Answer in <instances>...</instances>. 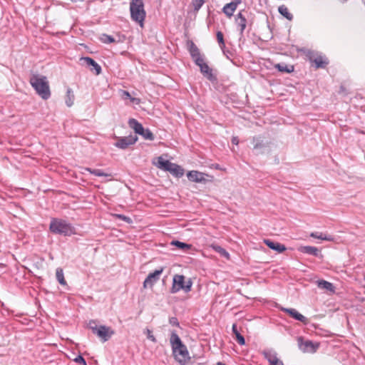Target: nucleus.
Wrapping results in <instances>:
<instances>
[{
  "mask_svg": "<svg viewBox=\"0 0 365 365\" xmlns=\"http://www.w3.org/2000/svg\"><path fill=\"white\" fill-rule=\"evenodd\" d=\"M170 343L175 359L182 365L185 364L190 359L189 352L175 331L171 332Z\"/></svg>",
  "mask_w": 365,
  "mask_h": 365,
  "instance_id": "1",
  "label": "nucleus"
},
{
  "mask_svg": "<svg viewBox=\"0 0 365 365\" xmlns=\"http://www.w3.org/2000/svg\"><path fill=\"white\" fill-rule=\"evenodd\" d=\"M29 83L41 98L47 100L50 98V87L47 78L45 76L32 73L29 79Z\"/></svg>",
  "mask_w": 365,
  "mask_h": 365,
  "instance_id": "2",
  "label": "nucleus"
},
{
  "mask_svg": "<svg viewBox=\"0 0 365 365\" xmlns=\"http://www.w3.org/2000/svg\"><path fill=\"white\" fill-rule=\"evenodd\" d=\"M49 230L53 234L63 236H71L75 234V228L71 223L58 218L51 219Z\"/></svg>",
  "mask_w": 365,
  "mask_h": 365,
  "instance_id": "3",
  "label": "nucleus"
},
{
  "mask_svg": "<svg viewBox=\"0 0 365 365\" xmlns=\"http://www.w3.org/2000/svg\"><path fill=\"white\" fill-rule=\"evenodd\" d=\"M131 19L142 27L145 18V11L143 0H132L130 3Z\"/></svg>",
  "mask_w": 365,
  "mask_h": 365,
  "instance_id": "4",
  "label": "nucleus"
},
{
  "mask_svg": "<svg viewBox=\"0 0 365 365\" xmlns=\"http://www.w3.org/2000/svg\"><path fill=\"white\" fill-rule=\"evenodd\" d=\"M157 166L158 168L170 172L173 175L180 178L184 175V170L178 165L158 157Z\"/></svg>",
  "mask_w": 365,
  "mask_h": 365,
  "instance_id": "5",
  "label": "nucleus"
},
{
  "mask_svg": "<svg viewBox=\"0 0 365 365\" xmlns=\"http://www.w3.org/2000/svg\"><path fill=\"white\" fill-rule=\"evenodd\" d=\"M94 322H90V328L93 334H96L103 342L108 341L113 335L115 334V331L110 327L101 325L99 327H92L91 324Z\"/></svg>",
  "mask_w": 365,
  "mask_h": 365,
  "instance_id": "6",
  "label": "nucleus"
},
{
  "mask_svg": "<svg viewBox=\"0 0 365 365\" xmlns=\"http://www.w3.org/2000/svg\"><path fill=\"white\" fill-rule=\"evenodd\" d=\"M307 56L309 61L315 64V68L317 69L324 68L329 64V60L327 58L314 51H309Z\"/></svg>",
  "mask_w": 365,
  "mask_h": 365,
  "instance_id": "7",
  "label": "nucleus"
},
{
  "mask_svg": "<svg viewBox=\"0 0 365 365\" xmlns=\"http://www.w3.org/2000/svg\"><path fill=\"white\" fill-rule=\"evenodd\" d=\"M138 140V137L136 135H130L125 137H121L118 139V140L115 143V146L125 150L128 148L130 145H133Z\"/></svg>",
  "mask_w": 365,
  "mask_h": 365,
  "instance_id": "8",
  "label": "nucleus"
},
{
  "mask_svg": "<svg viewBox=\"0 0 365 365\" xmlns=\"http://www.w3.org/2000/svg\"><path fill=\"white\" fill-rule=\"evenodd\" d=\"M253 149L257 150V154H262L269 147V142L264 140L261 136L252 138Z\"/></svg>",
  "mask_w": 365,
  "mask_h": 365,
  "instance_id": "9",
  "label": "nucleus"
},
{
  "mask_svg": "<svg viewBox=\"0 0 365 365\" xmlns=\"http://www.w3.org/2000/svg\"><path fill=\"white\" fill-rule=\"evenodd\" d=\"M163 270L164 267H160V269L155 270L153 272L150 273L143 282V287H152L153 284L159 280L160 276L163 273Z\"/></svg>",
  "mask_w": 365,
  "mask_h": 365,
  "instance_id": "10",
  "label": "nucleus"
},
{
  "mask_svg": "<svg viewBox=\"0 0 365 365\" xmlns=\"http://www.w3.org/2000/svg\"><path fill=\"white\" fill-rule=\"evenodd\" d=\"M185 287V277L180 274H175L173 279V285L170 289V292L174 294L179 292L180 289L184 290Z\"/></svg>",
  "mask_w": 365,
  "mask_h": 365,
  "instance_id": "11",
  "label": "nucleus"
},
{
  "mask_svg": "<svg viewBox=\"0 0 365 365\" xmlns=\"http://www.w3.org/2000/svg\"><path fill=\"white\" fill-rule=\"evenodd\" d=\"M298 345L299 349L304 352H315L317 349L318 348V345H315L311 341H303L302 337L298 338Z\"/></svg>",
  "mask_w": 365,
  "mask_h": 365,
  "instance_id": "12",
  "label": "nucleus"
},
{
  "mask_svg": "<svg viewBox=\"0 0 365 365\" xmlns=\"http://www.w3.org/2000/svg\"><path fill=\"white\" fill-rule=\"evenodd\" d=\"M281 310L288 314L292 318L295 320L299 321L304 324L308 323V319L302 314L299 313L295 309L293 308H282Z\"/></svg>",
  "mask_w": 365,
  "mask_h": 365,
  "instance_id": "13",
  "label": "nucleus"
},
{
  "mask_svg": "<svg viewBox=\"0 0 365 365\" xmlns=\"http://www.w3.org/2000/svg\"><path fill=\"white\" fill-rule=\"evenodd\" d=\"M245 11H240L235 16V23L237 25L241 36L243 35L244 31L246 29L247 20L244 14Z\"/></svg>",
  "mask_w": 365,
  "mask_h": 365,
  "instance_id": "14",
  "label": "nucleus"
},
{
  "mask_svg": "<svg viewBox=\"0 0 365 365\" xmlns=\"http://www.w3.org/2000/svg\"><path fill=\"white\" fill-rule=\"evenodd\" d=\"M187 176L188 180L192 182H205V176H207V175L197 170H191L188 172Z\"/></svg>",
  "mask_w": 365,
  "mask_h": 365,
  "instance_id": "15",
  "label": "nucleus"
},
{
  "mask_svg": "<svg viewBox=\"0 0 365 365\" xmlns=\"http://www.w3.org/2000/svg\"><path fill=\"white\" fill-rule=\"evenodd\" d=\"M263 354L270 365H284L283 361L277 358L276 352L267 350L264 351Z\"/></svg>",
  "mask_w": 365,
  "mask_h": 365,
  "instance_id": "16",
  "label": "nucleus"
},
{
  "mask_svg": "<svg viewBox=\"0 0 365 365\" xmlns=\"http://www.w3.org/2000/svg\"><path fill=\"white\" fill-rule=\"evenodd\" d=\"M80 61H83V63L91 67V71H95L96 75H99L101 73L102 69L101 66L98 63H97L92 58L82 57L81 58Z\"/></svg>",
  "mask_w": 365,
  "mask_h": 365,
  "instance_id": "17",
  "label": "nucleus"
},
{
  "mask_svg": "<svg viewBox=\"0 0 365 365\" xmlns=\"http://www.w3.org/2000/svg\"><path fill=\"white\" fill-rule=\"evenodd\" d=\"M264 244L270 249L277 251L279 253H282L287 250L286 247L279 242H274L271 240H264Z\"/></svg>",
  "mask_w": 365,
  "mask_h": 365,
  "instance_id": "18",
  "label": "nucleus"
},
{
  "mask_svg": "<svg viewBox=\"0 0 365 365\" xmlns=\"http://www.w3.org/2000/svg\"><path fill=\"white\" fill-rule=\"evenodd\" d=\"M298 250L302 253L307 254V255H309L312 256L320 257H322V255L320 253V251L316 247L302 246V247H299Z\"/></svg>",
  "mask_w": 365,
  "mask_h": 365,
  "instance_id": "19",
  "label": "nucleus"
},
{
  "mask_svg": "<svg viewBox=\"0 0 365 365\" xmlns=\"http://www.w3.org/2000/svg\"><path fill=\"white\" fill-rule=\"evenodd\" d=\"M241 3V0H236L235 1L230 2L224 6L222 9V11L228 16L231 17L233 15V13L237 9V6L239 4Z\"/></svg>",
  "mask_w": 365,
  "mask_h": 365,
  "instance_id": "20",
  "label": "nucleus"
},
{
  "mask_svg": "<svg viewBox=\"0 0 365 365\" xmlns=\"http://www.w3.org/2000/svg\"><path fill=\"white\" fill-rule=\"evenodd\" d=\"M317 287L321 289H324L331 293H334L335 287L332 283L324 279H320L317 282Z\"/></svg>",
  "mask_w": 365,
  "mask_h": 365,
  "instance_id": "21",
  "label": "nucleus"
},
{
  "mask_svg": "<svg viewBox=\"0 0 365 365\" xmlns=\"http://www.w3.org/2000/svg\"><path fill=\"white\" fill-rule=\"evenodd\" d=\"M129 126L134 130L136 134H139L143 132V126L137 120L134 118H130L128 120Z\"/></svg>",
  "mask_w": 365,
  "mask_h": 365,
  "instance_id": "22",
  "label": "nucleus"
},
{
  "mask_svg": "<svg viewBox=\"0 0 365 365\" xmlns=\"http://www.w3.org/2000/svg\"><path fill=\"white\" fill-rule=\"evenodd\" d=\"M200 72L203 74L205 77L207 79L212 81L215 78L212 69L209 67V66L205 63L202 66H200Z\"/></svg>",
  "mask_w": 365,
  "mask_h": 365,
  "instance_id": "23",
  "label": "nucleus"
},
{
  "mask_svg": "<svg viewBox=\"0 0 365 365\" xmlns=\"http://www.w3.org/2000/svg\"><path fill=\"white\" fill-rule=\"evenodd\" d=\"M274 68L284 73H290L294 71V66L292 65H287L284 63H277L274 65Z\"/></svg>",
  "mask_w": 365,
  "mask_h": 365,
  "instance_id": "24",
  "label": "nucleus"
},
{
  "mask_svg": "<svg viewBox=\"0 0 365 365\" xmlns=\"http://www.w3.org/2000/svg\"><path fill=\"white\" fill-rule=\"evenodd\" d=\"M310 237L316 239H319L328 242L334 241V238L332 235L324 234L322 232H314L310 234Z\"/></svg>",
  "mask_w": 365,
  "mask_h": 365,
  "instance_id": "25",
  "label": "nucleus"
},
{
  "mask_svg": "<svg viewBox=\"0 0 365 365\" xmlns=\"http://www.w3.org/2000/svg\"><path fill=\"white\" fill-rule=\"evenodd\" d=\"M232 332L235 335L236 340L237 343L240 345H244L245 344V340L244 336L238 331L237 327L235 324L232 325Z\"/></svg>",
  "mask_w": 365,
  "mask_h": 365,
  "instance_id": "26",
  "label": "nucleus"
},
{
  "mask_svg": "<svg viewBox=\"0 0 365 365\" xmlns=\"http://www.w3.org/2000/svg\"><path fill=\"white\" fill-rule=\"evenodd\" d=\"M279 13L285 17L287 19L291 21L293 19V15L289 12L287 7L284 5L279 6L278 7Z\"/></svg>",
  "mask_w": 365,
  "mask_h": 365,
  "instance_id": "27",
  "label": "nucleus"
},
{
  "mask_svg": "<svg viewBox=\"0 0 365 365\" xmlns=\"http://www.w3.org/2000/svg\"><path fill=\"white\" fill-rule=\"evenodd\" d=\"M84 170L86 171L89 172L91 174H93V175H94L96 176H98V177L110 176V174L106 173L102 170H99V169H92L91 168H85Z\"/></svg>",
  "mask_w": 365,
  "mask_h": 365,
  "instance_id": "28",
  "label": "nucleus"
},
{
  "mask_svg": "<svg viewBox=\"0 0 365 365\" xmlns=\"http://www.w3.org/2000/svg\"><path fill=\"white\" fill-rule=\"evenodd\" d=\"M189 52L192 58L201 55L199 48L192 41L189 42Z\"/></svg>",
  "mask_w": 365,
  "mask_h": 365,
  "instance_id": "29",
  "label": "nucleus"
},
{
  "mask_svg": "<svg viewBox=\"0 0 365 365\" xmlns=\"http://www.w3.org/2000/svg\"><path fill=\"white\" fill-rule=\"evenodd\" d=\"M56 279L61 285L66 284V282L64 279L63 271L61 268L58 267L56 269Z\"/></svg>",
  "mask_w": 365,
  "mask_h": 365,
  "instance_id": "30",
  "label": "nucleus"
},
{
  "mask_svg": "<svg viewBox=\"0 0 365 365\" xmlns=\"http://www.w3.org/2000/svg\"><path fill=\"white\" fill-rule=\"evenodd\" d=\"M212 249L218 252L221 256L226 257L227 259L230 258V254L221 246L217 245H212Z\"/></svg>",
  "mask_w": 365,
  "mask_h": 365,
  "instance_id": "31",
  "label": "nucleus"
},
{
  "mask_svg": "<svg viewBox=\"0 0 365 365\" xmlns=\"http://www.w3.org/2000/svg\"><path fill=\"white\" fill-rule=\"evenodd\" d=\"M172 245L177 247L180 250H189L191 247V245H188L187 243L180 242L178 240H173L170 243Z\"/></svg>",
  "mask_w": 365,
  "mask_h": 365,
  "instance_id": "32",
  "label": "nucleus"
},
{
  "mask_svg": "<svg viewBox=\"0 0 365 365\" xmlns=\"http://www.w3.org/2000/svg\"><path fill=\"white\" fill-rule=\"evenodd\" d=\"M74 95L71 88L67 89V95L66 98V104L67 106L71 107L73 104Z\"/></svg>",
  "mask_w": 365,
  "mask_h": 365,
  "instance_id": "33",
  "label": "nucleus"
},
{
  "mask_svg": "<svg viewBox=\"0 0 365 365\" xmlns=\"http://www.w3.org/2000/svg\"><path fill=\"white\" fill-rule=\"evenodd\" d=\"M217 40L219 43L220 48L225 53V43L224 41V36L222 31H217L216 34Z\"/></svg>",
  "mask_w": 365,
  "mask_h": 365,
  "instance_id": "34",
  "label": "nucleus"
},
{
  "mask_svg": "<svg viewBox=\"0 0 365 365\" xmlns=\"http://www.w3.org/2000/svg\"><path fill=\"white\" fill-rule=\"evenodd\" d=\"M139 135H142L145 140H153L155 137L153 133L149 129H143V132L139 133Z\"/></svg>",
  "mask_w": 365,
  "mask_h": 365,
  "instance_id": "35",
  "label": "nucleus"
},
{
  "mask_svg": "<svg viewBox=\"0 0 365 365\" xmlns=\"http://www.w3.org/2000/svg\"><path fill=\"white\" fill-rule=\"evenodd\" d=\"M205 0H192V4L194 8V11L197 12L202 5L205 4Z\"/></svg>",
  "mask_w": 365,
  "mask_h": 365,
  "instance_id": "36",
  "label": "nucleus"
},
{
  "mask_svg": "<svg viewBox=\"0 0 365 365\" xmlns=\"http://www.w3.org/2000/svg\"><path fill=\"white\" fill-rule=\"evenodd\" d=\"M101 40L103 43H110L113 42H115V39L111 36L107 35V34H103L101 37Z\"/></svg>",
  "mask_w": 365,
  "mask_h": 365,
  "instance_id": "37",
  "label": "nucleus"
},
{
  "mask_svg": "<svg viewBox=\"0 0 365 365\" xmlns=\"http://www.w3.org/2000/svg\"><path fill=\"white\" fill-rule=\"evenodd\" d=\"M192 59H193L194 62L195 63V64L197 66H198L199 67L205 63L203 57L201 55L197 56L195 58H192Z\"/></svg>",
  "mask_w": 365,
  "mask_h": 365,
  "instance_id": "38",
  "label": "nucleus"
},
{
  "mask_svg": "<svg viewBox=\"0 0 365 365\" xmlns=\"http://www.w3.org/2000/svg\"><path fill=\"white\" fill-rule=\"evenodd\" d=\"M73 361L82 365H87L86 360L81 355H78L77 357L74 359Z\"/></svg>",
  "mask_w": 365,
  "mask_h": 365,
  "instance_id": "39",
  "label": "nucleus"
},
{
  "mask_svg": "<svg viewBox=\"0 0 365 365\" xmlns=\"http://www.w3.org/2000/svg\"><path fill=\"white\" fill-rule=\"evenodd\" d=\"M146 333H147L148 339H149L150 341H152L153 342H155V343L157 341L155 337L152 334L151 330H150L149 329H146Z\"/></svg>",
  "mask_w": 365,
  "mask_h": 365,
  "instance_id": "40",
  "label": "nucleus"
},
{
  "mask_svg": "<svg viewBox=\"0 0 365 365\" xmlns=\"http://www.w3.org/2000/svg\"><path fill=\"white\" fill-rule=\"evenodd\" d=\"M192 282L190 279H189L187 282H185V287H184V291L185 292H188L191 290Z\"/></svg>",
  "mask_w": 365,
  "mask_h": 365,
  "instance_id": "41",
  "label": "nucleus"
},
{
  "mask_svg": "<svg viewBox=\"0 0 365 365\" xmlns=\"http://www.w3.org/2000/svg\"><path fill=\"white\" fill-rule=\"evenodd\" d=\"M169 323L172 326H175V327H179L180 326V324H179V322H178V319L176 317H170L169 319Z\"/></svg>",
  "mask_w": 365,
  "mask_h": 365,
  "instance_id": "42",
  "label": "nucleus"
},
{
  "mask_svg": "<svg viewBox=\"0 0 365 365\" xmlns=\"http://www.w3.org/2000/svg\"><path fill=\"white\" fill-rule=\"evenodd\" d=\"M117 217L120 220H122L128 223H130L132 222L131 219L129 217H127L123 215H117Z\"/></svg>",
  "mask_w": 365,
  "mask_h": 365,
  "instance_id": "43",
  "label": "nucleus"
},
{
  "mask_svg": "<svg viewBox=\"0 0 365 365\" xmlns=\"http://www.w3.org/2000/svg\"><path fill=\"white\" fill-rule=\"evenodd\" d=\"M130 100L131 102L135 103V104H139L140 103V100L137 98L131 97Z\"/></svg>",
  "mask_w": 365,
  "mask_h": 365,
  "instance_id": "44",
  "label": "nucleus"
},
{
  "mask_svg": "<svg viewBox=\"0 0 365 365\" xmlns=\"http://www.w3.org/2000/svg\"><path fill=\"white\" fill-rule=\"evenodd\" d=\"M123 96L125 97V98H128L129 99H130V98L132 97L130 94V93L128 91H123Z\"/></svg>",
  "mask_w": 365,
  "mask_h": 365,
  "instance_id": "45",
  "label": "nucleus"
},
{
  "mask_svg": "<svg viewBox=\"0 0 365 365\" xmlns=\"http://www.w3.org/2000/svg\"><path fill=\"white\" fill-rule=\"evenodd\" d=\"M232 143H234V144H236V145H237V144H238V140H237V138L236 137H234V138H232Z\"/></svg>",
  "mask_w": 365,
  "mask_h": 365,
  "instance_id": "46",
  "label": "nucleus"
}]
</instances>
